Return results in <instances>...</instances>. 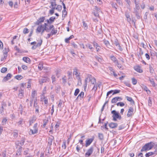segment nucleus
<instances>
[{"label": "nucleus", "instance_id": "obj_1", "mask_svg": "<svg viewBox=\"0 0 157 157\" xmlns=\"http://www.w3.org/2000/svg\"><path fill=\"white\" fill-rule=\"evenodd\" d=\"M155 144L153 142H150L145 144L143 146L141 150V152L151 149L154 145Z\"/></svg>", "mask_w": 157, "mask_h": 157}, {"label": "nucleus", "instance_id": "obj_45", "mask_svg": "<svg viewBox=\"0 0 157 157\" xmlns=\"http://www.w3.org/2000/svg\"><path fill=\"white\" fill-rule=\"evenodd\" d=\"M86 46L87 47L89 48L91 50V51H93V48L92 47V46L91 44H87L86 45Z\"/></svg>", "mask_w": 157, "mask_h": 157}, {"label": "nucleus", "instance_id": "obj_44", "mask_svg": "<svg viewBox=\"0 0 157 157\" xmlns=\"http://www.w3.org/2000/svg\"><path fill=\"white\" fill-rule=\"evenodd\" d=\"M7 57V55L6 54V53H3V56L1 58V61H3L4 59H6V58Z\"/></svg>", "mask_w": 157, "mask_h": 157}, {"label": "nucleus", "instance_id": "obj_13", "mask_svg": "<svg viewBox=\"0 0 157 157\" xmlns=\"http://www.w3.org/2000/svg\"><path fill=\"white\" fill-rule=\"evenodd\" d=\"M109 58L115 64L118 61L117 59L113 56H110Z\"/></svg>", "mask_w": 157, "mask_h": 157}, {"label": "nucleus", "instance_id": "obj_26", "mask_svg": "<svg viewBox=\"0 0 157 157\" xmlns=\"http://www.w3.org/2000/svg\"><path fill=\"white\" fill-rule=\"evenodd\" d=\"M76 78L78 79V84L79 83L80 84L79 85L80 86L82 84V83L81 79L79 75H77L76 76Z\"/></svg>", "mask_w": 157, "mask_h": 157}, {"label": "nucleus", "instance_id": "obj_29", "mask_svg": "<svg viewBox=\"0 0 157 157\" xmlns=\"http://www.w3.org/2000/svg\"><path fill=\"white\" fill-rule=\"evenodd\" d=\"M78 96L79 97V99L80 100H81L83 98L84 96V92L83 91H82L80 94H78Z\"/></svg>", "mask_w": 157, "mask_h": 157}, {"label": "nucleus", "instance_id": "obj_5", "mask_svg": "<svg viewBox=\"0 0 157 157\" xmlns=\"http://www.w3.org/2000/svg\"><path fill=\"white\" fill-rule=\"evenodd\" d=\"M45 20V17H42L39 18L38 20L35 23V25H39L42 22H43Z\"/></svg>", "mask_w": 157, "mask_h": 157}, {"label": "nucleus", "instance_id": "obj_7", "mask_svg": "<svg viewBox=\"0 0 157 157\" xmlns=\"http://www.w3.org/2000/svg\"><path fill=\"white\" fill-rule=\"evenodd\" d=\"M94 140V139L93 138H91L87 140L86 141L85 146L86 147L89 146L93 141Z\"/></svg>", "mask_w": 157, "mask_h": 157}, {"label": "nucleus", "instance_id": "obj_54", "mask_svg": "<svg viewBox=\"0 0 157 157\" xmlns=\"http://www.w3.org/2000/svg\"><path fill=\"white\" fill-rule=\"evenodd\" d=\"M93 13L95 17H99V16L98 13L99 12H95V11H94V12H93Z\"/></svg>", "mask_w": 157, "mask_h": 157}, {"label": "nucleus", "instance_id": "obj_11", "mask_svg": "<svg viewBox=\"0 0 157 157\" xmlns=\"http://www.w3.org/2000/svg\"><path fill=\"white\" fill-rule=\"evenodd\" d=\"M33 129H30L29 131V134L30 135L37 133L38 132V128H33Z\"/></svg>", "mask_w": 157, "mask_h": 157}, {"label": "nucleus", "instance_id": "obj_8", "mask_svg": "<svg viewBox=\"0 0 157 157\" xmlns=\"http://www.w3.org/2000/svg\"><path fill=\"white\" fill-rule=\"evenodd\" d=\"M157 154V148H156L154 152H150L146 153L145 156L146 157H149L150 156L152 155H153Z\"/></svg>", "mask_w": 157, "mask_h": 157}, {"label": "nucleus", "instance_id": "obj_10", "mask_svg": "<svg viewBox=\"0 0 157 157\" xmlns=\"http://www.w3.org/2000/svg\"><path fill=\"white\" fill-rule=\"evenodd\" d=\"M12 75L10 73H8L6 76L2 80L3 82H6L10 79Z\"/></svg>", "mask_w": 157, "mask_h": 157}, {"label": "nucleus", "instance_id": "obj_33", "mask_svg": "<svg viewBox=\"0 0 157 157\" xmlns=\"http://www.w3.org/2000/svg\"><path fill=\"white\" fill-rule=\"evenodd\" d=\"M126 98L127 99V100L128 101H130L131 102H132L133 103H134V101L133 100V99H132V98L131 97H129L128 96H126Z\"/></svg>", "mask_w": 157, "mask_h": 157}, {"label": "nucleus", "instance_id": "obj_59", "mask_svg": "<svg viewBox=\"0 0 157 157\" xmlns=\"http://www.w3.org/2000/svg\"><path fill=\"white\" fill-rule=\"evenodd\" d=\"M54 28V26L52 25L49 24L48 26V29H49V32L51 30Z\"/></svg>", "mask_w": 157, "mask_h": 157}, {"label": "nucleus", "instance_id": "obj_58", "mask_svg": "<svg viewBox=\"0 0 157 157\" xmlns=\"http://www.w3.org/2000/svg\"><path fill=\"white\" fill-rule=\"evenodd\" d=\"M116 46H117L118 45H119V44L118 41L117 39H115L114 40V42L113 43Z\"/></svg>", "mask_w": 157, "mask_h": 157}, {"label": "nucleus", "instance_id": "obj_27", "mask_svg": "<svg viewBox=\"0 0 157 157\" xmlns=\"http://www.w3.org/2000/svg\"><path fill=\"white\" fill-rule=\"evenodd\" d=\"M36 120L34 117H32L31 119L29 121V125H31Z\"/></svg>", "mask_w": 157, "mask_h": 157}, {"label": "nucleus", "instance_id": "obj_46", "mask_svg": "<svg viewBox=\"0 0 157 157\" xmlns=\"http://www.w3.org/2000/svg\"><path fill=\"white\" fill-rule=\"evenodd\" d=\"M42 43V39H40V40H39L37 44L36 45H37L38 47H40Z\"/></svg>", "mask_w": 157, "mask_h": 157}, {"label": "nucleus", "instance_id": "obj_55", "mask_svg": "<svg viewBox=\"0 0 157 157\" xmlns=\"http://www.w3.org/2000/svg\"><path fill=\"white\" fill-rule=\"evenodd\" d=\"M62 13H63L62 16L63 17V16L64 15V17H65L67 15V12L66 11V9H63V10Z\"/></svg>", "mask_w": 157, "mask_h": 157}, {"label": "nucleus", "instance_id": "obj_38", "mask_svg": "<svg viewBox=\"0 0 157 157\" xmlns=\"http://www.w3.org/2000/svg\"><path fill=\"white\" fill-rule=\"evenodd\" d=\"M33 106L35 109L37 107H39V106L37 105L36 98L34 101Z\"/></svg>", "mask_w": 157, "mask_h": 157}, {"label": "nucleus", "instance_id": "obj_24", "mask_svg": "<svg viewBox=\"0 0 157 157\" xmlns=\"http://www.w3.org/2000/svg\"><path fill=\"white\" fill-rule=\"evenodd\" d=\"M83 145H77L76 147V149L77 151L78 152H79L80 150L83 147Z\"/></svg>", "mask_w": 157, "mask_h": 157}, {"label": "nucleus", "instance_id": "obj_25", "mask_svg": "<svg viewBox=\"0 0 157 157\" xmlns=\"http://www.w3.org/2000/svg\"><path fill=\"white\" fill-rule=\"evenodd\" d=\"M110 4L112 5V7L115 8L116 11H117V8L116 6H117V5L116 3H115L113 2H110Z\"/></svg>", "mask_w": 157, "mask_h": 157}, {"label": "nucleus", "instance_id": "obj_32", "mask_svg": "<svg viewBox=\"0 0 157 157\" xmlns=\"http://www.w3.org/2000/svg\"><path fill=\"white\" fill-rule=\"evenodd\" d=\"M43 126L44 128L45 127L46 125L48 122V120L47 119H45L43 120Z\"/></svg>", "mask_w": 157, "mask_h": 157}, {"label": "nucleus", "instance_id": "obj_43", "mask_svg": "<svg viewBox=\"0 0 157 157\" xmlns=\"http://www.w3.org/2000/svg\"><path fill=\"white\" fill-rule=\"evenodd\" d=\"M73 74L75 75H76V76L78 75H78V69L76 68H75L74 69V71H73Z\"/></svg>", "mask_w": 157, "mask_h": 157}, {"label": "nucleus", "instance_id": "obj_15", "mask_svg": "<svg viewBox=\"0 0 157 157\" xmlns=\"http://www.w3.org/2000/svg\"><path fill=\"white\" fill-rule=\"evenodd\" d=\"M118 126L117 123L111 122L109 124V127L111 128H116Z\"/></svg>", "mask_w": 157, "mask_h": 157}, {"label": "nucleus", "instance_id": "obj_3", "mask_svg": "<svg viewBox=\"0 0 157 157\" xmlns=\"http://www.w3.org/2000/svg\"><path fill=\"white\" fill-rule=\"evenodd\" d=\"M111 113L113 114V116L114 117L118 119L119 120H121V117L119 113H117L116 110H113L111 111Z\"/></svg>", "mask_w": 157, "mask_h": 157}, {"label": "nucleus", "instance_id": "obj_63", "mask_svg": "<svg viewBox=\"0 0 157 157\" xmlns=\"http://www.w3.org/2000/svg\"><path fill=\"white\" fill-rule=\"evenodd\" d=\"M71 45L73 46L74 48H77L78 46L77 44H75L74 42H72L71 44Z\"/></svg>", "mask_w": 157, "mask_h": 157}, {"label": "nucleus", "instance_id": "obj_49", "mask_svg": "<svg viewBox=\"0 0 157 157\" xmlns=\"http://www.w3.org/2000/svg\"><path fill=\"white\" fill-rule=\"evenodd\" d=\"M94 9H95V10H94V11H95V12H99V13L100 12H101L100 9L96 6H95Z\"/></svg>", "mask_w": 157, "mask_h": 157}, {"label": "nucleus", "instance_id": "obj_28", "mask_svg": "<svg viewBox=\"0 0 157 157\" xmlns=\"http://www.w3.org/2000/svg\"><path fill=\"white\" fill-rule=\"evenodd\" d=\"M134 13L135 14L137 19H139L140 18V12H136V13Z\"/></svg>", "mask_w": 157, "mask_h": 157}, {"label": "nucleus", "instance_id": "obj_51", "mask_svg": "<svg viewBox=\"0 0 157 157\" xmlns=\"http://www.w3.org/2000/svg\"><path fill=\"white\" fill-rule=\"evenodd\" d=\"M79 90L78 89V88H77L76 89L75 91V92L74 93V95L75 96H76L78 94V93H79Z\"/></svg>", "mask_w": 157, "mask_h": 157}, {"label": "nucleus", "instance_id": "obj_62", "mask_svg": "<svg viewBox=\"0 0 157 157\" xmlns=\"http://www.w3.org/2000/svg\"><path fill=\"white\" fill-rule=\"evenodd\" d=\"M29 32V31L28 29L26 28H25L24 29L23 31V33H24L26 34L28 33Z\"/></svg>", "mask_w": 157, "mask_h": 157}, {"label": "nucleus", "instance_id": "obj_23", "mask_svg": "<svg viewBox=\"0 0 157 157\" xmlns=\"http://www.w3.org/2000/svg\"><path fill=\"white\" fill-rule=\"evenodd\" d=\"M94 57L100 63H101L102 61V59L101 57H99L97 56H94Z\"/></svg>", "mask_w": 157, "mask_h": 157}, {"label": "nucleus", "instance_id": "obj_52", "mask_svg": "<svg viewBox=\"0 0 157 157\" xmlns=\"http://www.w3.org/2000/svg\"><path fill=\"white\" fill-rule=\"evenodd\" d=\"M7 121V119L5 118H4L3 119L2 121V123L3 125H5L6 124V122Z\"/></svg>", "mask_w": 157, "mask_h": 157}, {"label": "nucleus", "instance_id": "obj_61", "mask_svg": "<svg viewBox=\"0 0 157 157\" xmlns=\"http://www.w3.org/2000/svg\"><path fill=\"white\" fill-rule=\"evenodd\" d=\"M121 90H113V95L114 94H115L119 93L120 92Z\"/></svg>", "mask_w": 157, "mask_h": 157}, {"label": "nucleus", "instance_id": "obj_14", "mask_svg": "<svg viewBox=\"0 0 157 157\" xmlns=\"http://www.w3.org/2000/svg\"><path fill=\"white\" fill-rule=\"evenodd\" d=\"M54 140V137L51 136V137H50L48 139V143L50 146H51L52 143V142Z\"/></svg>", "mask_w": 157, "mask_h": 157}, {"label": "nucleus", "instance_id": "obj_2", "mask_svg": "<svg viewBox=\"0 0 157 157\" xmlns=\"http://www.w3.org/2000/svg\"><path fill=\"white\" fill-rule=\"evenodd\" d=\"M94 150V147L93 146L90 147L89 148L86 152L85 154V156L86 157L90 156L93 153Z\"/></svg>", "mask_w": 157, "mask_h": 157}, {"label": "nucleus", "instance_id": "obj_41", "mask_svg": "<svg viewBox=\"0 0 157 157\" xmlns=\"http://www.w3.org/2000/svg\"><path fill=\"white\" fill-rule=\"evenodd\" d=\"M152 100L151 97L149 98L148 100V105L149 107H151L152 105Z\"/></svg>", "mask_w": 157, "mask_h": 157}, {"label": "nucleus", "instance_id": "obj_12", "mask_svg": "<svg viewBox=\"0 0 157 157\" xmlns=\"http://www.w3.org/2000/svg\"><path fill=\"white\" fill-rule=\"evenodd\" d=\"M125 17L127 18V21L128 22L130 23V22L131 21V19L130 17L129 13L126 12L125 13Z\"/></svg>", "mask_w": 157, "mask_h": 157}, {"label": "nucleus", "instance_id": "obj_36", "mask_svg": "<svg viewBox=\"0 0 157 157\" xmlns=\"http://www.w3.org/2000/svg\"><path fill=\"white\" fill-rule=\"evenodd\" d=\"M116 65L117 66V67L119 69H123V67L122 66V65L121 63H119L118 61L116 64Z\"/></svg>", "mask_w": 157, "mask_h": 157}, {"label": "nucleus", "instance_id": "obj_39", "mask_svg": "<svg viewBox=\"0 0 157 157\" xmlns=\"http://www.w3.org/2000/svg\"><path fill=\"white\" fill-rule=\"evenodd\" d=\"M60 87L59 86H56L55 87V91L57 93H58L60 90Z\"/></svg>", "mask_w": 157, "mask_h": 157}, {"label": "nucleus", "instance_id": "obj_16", "mask_svg": "<svg viewBox=\"0 0 157 157\" xmlns=\"http://www.w3.org/2000/svg\"><path fill=\"white\" fill-rule=\"evenodd\" d=\"M134 69L136 71L139 73H141L143 72V70L141 69L140 67L138 66L135 67Z\"/></svg>", "mask_w": 157, "mask_h": 157}, {"label": "nucleus", "instance_id": "obj_22", "mask_svg": "<svg viewBox=\"0 0 157 157\" xmlns=\"http://www.w3.org/2000/svg\"><path fill=\"white\" fill-rule=\"evenodd\" d=\"M140 9L139 5L135 6V8H134L133 13H136V12H140Z\"/></svg>", "mask_w": 157, "mask_h": 157}, {"label": "nucleus", "instance_id": "obj_35", "mask_svg": "<svg viewBox=\"0 0 157 157\" xmlns=\"http://www.w3.org/2000/svg\"><path fill=\"white\" fill-rule=\"evenodd\" d=\"M83 23V27L85 29H87L88 28V26L87 24L85 23L84 21L82 22Z\"/></svg>", "mask_w": 157, "mask_h": 157}, {"label": "nucleus", "instance_id": "obj_56", "mask_svg": "<svg viewBox=\"0 0 157 157\" xmlns=\"http://www.w3.org/2000/svg\"><path fill=\"white\" fill-rule=\"evenodd\" d=\"M44 31H45L47 32H49V29H47L46 28H44L43 27V28L42 29L41 31V35L43 34V33L44 32Z\"/></svg>", "mask_w": 157, "mask_h": 157}, {"label": "nucleus", "instance_id": "obj_9", "mask_svg": "<svg viewBox=\"0 0 157 157\" xmlns=\"http://www.w3.org/2000/svg\"><path fill=\"white\" fill-rule=\"evenodd\" d=\"M56 19V17H52L48 20H47L46 21H47L48 24L51 25L52 23Z\"/></svg>", "mask_w": 157, "mask_h": 157}, {"label": "nucleus", "instance_id": "obj_64", "mask_svg": "<svg viewBox=\"0 0 157 157\" xmlns=\"http://www.w3.org/2000/svg\"><path fill=\"white\" fill-rule=\"evenodd\" d=\"M23 119H20V120L18 122L17 124L18 125H21L22 124Z\"/></svg>", "mask_w": 157, "mask_h": 157}, {"label": "nucleus", "instance_id": "obj_17", "mask_svg": "<svg viewBox=\"0 0 157 157\" xmlns=\"http://www.w3.org/2000/svg\"><path fill=\"white\" fill-rule=\"evenodd\" d=\"M22 59L25 62L30 63H31V60L28 57H24Z\"/></svg>", "mask_w": 157, "mask_h": 157}, {"label": "nucleus", "instance_id": "obj_21", "mask_svg": "<svg viewBox=\"0 0 157 157\" xmlns=\"http://www.w3.org/2000/svg\"><path fill=\"white\" fill-rule=\"evenodd\" d=\"M149 80L150 81L151 84L152 85V86L154 87H155V88H156L157 87V85H155V84L154 81V80L153 79L149 78Z\"/></svg>", "mask_w": 157, "mask_h": 157}, {"label": "nucleus", "instance_id": "obj_18", "mask_svg": "<svg viewBox=\"0 0 157 157\" xmlns=\"http://www.w3.org/2000/svg\"><path fill=\"white\" fill-rule=\"evenodd\" d=\"M103 43L105 44V45L108 48H109V47L110 46V43L108 40L104 39L103 40Z\"/></svg>", "mask_w": 157, "mask_h": 157}, {"label": "nucleus", "instance_id": "obj_19", "mask_svg": "<svg viewBox=\"0 0 157 157\" xmlns=\"http://www.w3.org/2000/svg\"><path fill=\"white\" fill-rule=\"evenodd\" d=\"M24 141H22L21 142H20L19 141H17L16 142V144L19 146V147H21L24 144Z\"/></svg>", "mask_w": 157, "mask_h": 157}, {"label": "nucleus", "instance_id": "obj_34", "mask_svg": "<svg viewBox=\"0 0 157 157\" xmlns=\"http://www.w3.org/2000/svg\"><path fill=\"white\" fill-rule=\"evenodd\" d=\"M56 9L59 11H61L62 9V6L61 5H58L57 7L56 8Z\"/></svg>", "mask_w": 157, "mask_h": 157}, {"label": "nucleus", "instance_id": "obj_4", "mask_svg": "<svg viewBox=\"0 0 157 157\" xmlns=\"http://www.w3.org/2000/svg\"><path fill=\"white\" fill-rule=\"evenodd\" d=\"M134 111L133 108L132 107H131L128 110L127 116L128 117H130L132 116L133 114Z\"/></svg>", "mask_w": 157, "mask_h": 157}, {"label": "nucleus", "instance_id": "obj_47", "mask_svg": "<svg viewBox=\"0 0 157 157\" xmlns=\"http://www.w3.org/2000/svg\"><path fill=\"white\" fill-rule=\"evenodd\" d=\"M118 101L117 98V97H115L113 98L111 100V102L112 103H115Z\"/></svg>", "mask_w": 157, "mask_h": 157}, {"label": "nucleus", "instance_id": "obj_60", "mask_svg": "<svg viewBox=\"0 0 157 157\" xmlns=\"http://www.w3.org/2000/svg\"><path fill=\"white\" fill-rule=\"evenodd\" d=\"M51 78L52 79V82L53 84H54V82H55L56 81V77L54 75H52L51 77Z\"/></svg>", "mask_w": 157, "mask_h": 157}, {"label": "nucleus", "instance_id": "obj_42", "mask_svg": "<svg viewBox=\"0 0 157 157\" xmlns=\"http://www.w3.org/2000/svg\"><path fill=\"white\" fill-rule=\"evenodd\" d=\"M22 148V147H19V148L17 150L16 155H20L21 151Z\"/></svg>", "mask_w": 157, "mask_h": 157}, {"label": "nucleus", "instance_id": "obj_50", "mask_svg": "<svg viewBox=\"0 0 157 157\" xmlns=\"http://www.w3.org/2000/svg\"><path fill=\"white\" fill-rule=\"evenodd\" d=\"M7 68L6 67H3L2 68L1 70V71L2 73H4L7 71Z\"/></svg>", "mask_w": 157, "mask_h": 157}, {"label": "nucleus", "instance_id": "obj_37", "mask_svg": "<svg viewBox=\"0 0 157 157\" xmlns=\"http://www.w3.org/2000/svg\"><path fill=\"white\" fill-rule=\"evenodd\" d=\"M23 78V76L21 75H17L15 77V78L18 80H21Z\"/></svg>", "mask_w": 157, "mask_h": 157}, {"label": "nucleus", "instance_id": "obj_40", "mask_svg": "<svg viewBox=\"0 0 157 157\" xmlns=\"http://www.w3.org/2000/svg\"><path fill=\"white\" fill-rule=\"evenodd\" d=\"M57 30H56L54 29V27L52 29V30L51 31V33H52V35L55 34L57 33Z\"/></svg>", "mask_w": 157, "mask_h": 157}, {"label": "nucleus", "instance_id": "obj_53", "mask_svg": "<svg viewBox=\"0 0 157 157\" xmlns=\"http://www.w3.org/2000/svg\"><path fill=\"white\" fill-rule=\"evenodd\" d=\"M117 106H123L124 105V104L121 102H118L117 104Z\"/></svg>", "mask_w": 157, "mask_h": 157}, {"label": "nucleus", "instance_id": "obj_6", "mask_svg": "<svg viewBox=\"0 0 157 157\" xmlns=\"http://www.w3.org/2000/svg\"><path fill=\"white\" fill-rule=\"evenodd\" d=\"M49 80V79L48 78L44 77L42 78L39 79V82L40 85H42L43 83L46 82L47 81L48 82Z\"/></svg>", "mask_w": 157, "mask_h": 157}, {"label": "nucleus", "instance_id": "obj_30", "mask_svg": "<svg viewBox=\"0 0 157 157\" xmlns=\"http://www.w3.org/2000/svg\"><path fill=\"white\" fill-rule=\"evenodd\" d=\"M90 81L91 82V83L93 84H95L96 82V80L95 78L93 77Z\"/></svg>", "mask_w": 157, "mask_h": 157}, {"label": "nucleus", "instance_id": "obj_20", "mask_svg": "<svg viewBox=\"0 0 157 157\" xmlns=\"http://www.w3.org/2000/svg\"><path fill=\"white\" fill-rule=\"evenodd\" d=\"M43 28V26L42 25H41L38 27L37 29H36V32L40 33L42 31V29Z\"/></svg>", "mask_w": 157, "mask_h": 157}, {"label": "nucleus", "instance_id": "obj_31", "mask_svg": "<svg viewBox=\"0 0 157 157\" xmlns=\"http://www.w3.org/2000/svg\"><path fill=\"white\" fill-rule=\"evenodd\" d=\"M98 137L99 139L101 140H102L103 139L104 136L103 134L99 133L98 134Z\"/></svg>", "mask_w": 157, "mask_h": 157}, {"label": "nucleus", "instance_id": "obj_48", "mask_svg": "<svg viewBox=\"0 0 157 157\" xmlns=\"http://www.w3.org/2000/svg\"><path fill=\"white\" fill-rule=\"evenodd\" d=\"M62 79L63 80V83L65 84L67 82V79L66 78V76H64L62 78Z\"/></svg>", "mask_w": 157, "mask_h": 157}, {"label": "nucleus", "instance_id": "obj_57", "mask_svg": "<svg viewBox=\"0 0 157 157\" xmlns=\"http://www.w3.org/2000/svg\"><path fill=\"white\" fill-rule=\"evenodd\" d=\"M132 82L133 85H136L137 82V80L134 78H132Z\"/></svg>", "mask_w": 157, "mask_h": 157}]
</instances>
